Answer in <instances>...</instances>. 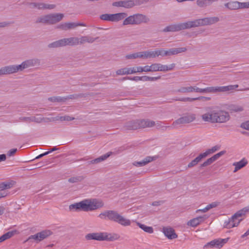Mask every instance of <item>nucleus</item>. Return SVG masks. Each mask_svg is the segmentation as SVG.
I'll use <instances>...</instances> for the list:
<instances>
[{
  "mask_svg": "<svg viewBox=\"0 0 249 249\" xmlns=\"http://www.w3.org/2000/svg\"><path fill=\"white\" fill-rule=\"evenodd\" d=\"M208 217L206 215L197 217L188 221L187 225L189 226L195 227L203 222Z\"/></svg>",
  "mask_w": 249,
  "mask_h": 249,
  "instance_id": "obj_13",
  "label": "nucleus"
},
{
  "mask_svg": "<svg viewBox=\"0 0 249 249\" xmlns=\"http://www.w3.org/2000/svg\"><path fill=\"white\" fill-rule=\"evenodd\" d=\"M13 73H15L18 71H22L25 69L23 62L20 65H11Z\"/></svg>",
  "mask_w": 249,
  "mask_h": 249,
  "instance_id": "obj_36",
  "label": "nucleus"
},
{
  "mask_svg": "<svg viewBox=\"0 0 249 249\" xmlns=\"http://www.w3.org/2000/svg\"><path fill=\"white\" fill-rule=\"evenodd\" d=\"M159 63H154L150 66V67L152 71H159Z\"/></svg>",
  "mask_w": 249,
  "mask_h": 249,
  "instance_id": "obj_57",
  "label": "nucleus"
},
{
  "mask_svg": "<svg viewBox=\"0 0 249 249\" xmlns=\"http://www.w3.org/2000/svg\"><path fill=\"white\" fill-rule=\"evenodd\" d=\"M156 158L155 157H146L145 159L140 161H135L133 163L134 166L141 167L145 165L148 163L155 160Z\"/></svg>",
  "mask_w": 249,
  "mask_h": 249,
  "instance_id": "obj_18",
  "label": "nucleus"
},
{
  "mask_svg": "<svg viewBox=\"0 0 249 249\" xmlns=\"http://www.w3.org/2000/svg\"><path fill=\"white\" fill-rule=\"evenodd\" d=\"M137 225L140 228L147 233H152L154 232L153 228L152 227L147 226L145 225L142 224L140 222H137Z\"/></svg>",
  "mask_w": 249,
  "mask_h": 249,
  "instance_id": "obj_34",
  "label": "nucleus"
},
{
  "mask_svg": "<svg viewBox=\"0 0 249 249\" xmlns=\"http://www.w3.org/2000/svg\"><path fill=\"white\" fill-rule=\"evenodd\" d=\"M132 72H134V71H131V68H124L118 70L116 72L117 75H128L132 74Z\"/></svg>",
  "mask_w": 249,
  "mask_h": 249,
  "instance_id": "obj_35",
  "label": "nucleus"
},
{
  "mask_svg": "<svg viewBox=\"0 0 249 249\" xmlns=\"http://www.w3.org/2000/svg\"><path fill=\"white\" fill-rule=\"evenodd\" d=\"M98 217L103 220L117 223L124 227L129 226L131 223L130 220L127 219L115 210L104 211L99 214Z\"/></svg>",
  "mask_w": 249,
  "mask_h": 249,
  "instance_id": "obj_2",
  "label": "nucleus"
},
{
  "mask_svg": "<svg viewBox=\"0 0 249 249\" xmlns=\"http://www.w3.org/2000/svg\"><path fill=\"white\" fill-rule=\"evenodd\" d=\"M53 234V232L49 230H46L42 231L37 233L30 236L25 241L24 243L30 241L31 240H34L36 243H38L42 241L44 239L47 238L49 236Z\"/></svg>",
  "mask_w": 249,
  "mask_h": 249,
  "instance_id": "obj_6",
  "label": "nucleus"
},
{
  "mask_svg": "<svg viewBox=\"0 0 249 249\" xmlns=\"http://www.w3.org/2000/svg\"><path fill=\"white\" fill-rule=\"evenodd\" d=\"M104 206L102 201L97 199H84L79 202L75 203L69 206L70 210L88 212L94 211Z\"/></svg>",
  "mask_w": 249,
  "mask_h": 249,
  "instance_id": "obj_1",
  "label": "nucleus"
},
{
  "mask_svg": "<svg viewBox=\"0 0 249 249\" xmlns=\"http://www.w3.org/2000/svg\"><path fill=\"white\" fill-rule=\"evenodd\" d=\"M139 129L152 127L155 125V122L149 119L138 120Z\"/></svg>",
  "mask_w": 249,
  "mask_h": 249,
  "instance_id": "obj_16",
  "label": "nucleus"
},
{
  "mask_svg": "<svg viewBox=\"0 0 249 249\" xmlns=\"http://www.w3.org/2000/svg\"><path fill=\"white\" fill-rule=\"evenodd\" d=\"M227 109L230 111L231 112H241L244 110V108L242 106L238 105H234L231 104L228 106Z\"/></svg>",
  "mask_w": 249,
  "mask_h": 249,
  "instance_id": "obj_33",
  "label": "nucleus"
},
{
  "mask_svg": "<svg viewBox=\"0 0 249 249\" xmlns=\"http://www.w3.org/2000/svg\"><path fill=\"white\" fill-rule=\"evenodd\" d=\"M239 5V9H245V8H249V1L248 2H240L238 1Z\"/></svg>",
  "mask_w": 249,
  "mask_h": 249,
  "instance_id": "obj_53",
  "label": "nucleus"
},
{
  "mask_svg": "<svg viewBox=\"0 0 249 249\" xmlns=\"http://www.w3.org/2000/svg\"><path fill=\"white\" fill-rule=\"evenodd\" d=\"M61 119V121H72V120H74V117H70V116H67V115L62 116V118Z\"/></svg>",
  "mask_w": 249,
  "mask_h": 249,
  "instance_id": "obj_62",
  "label": "nucleus"
},
{
  "mask_svg": "<svg viewBox=\"0 0 249 249\" xmlns=\"http://www.w3.org/2000/svg\"><path fill=\"white\" fill-rule=\"evenodd\" d=\"M233 215L231 218H229L228 220H226L224 222V227L227 229H231V228L237 226L242 219H239L238 217L233 218Z\"/></svg>",
  "mask_w": 249,
  "mask_h": 249,
  "instance_id": "obj_12",
  "label": "nucleus"
},
{
  "mask_svg": "<svg viewBox=\"0 0 249 249\" xmlns=\"http://www.w3.org/2000/svg\"><path fill=\"white\" fill-rule=\"evenodd\" d=\"M179 25L180 31L196 27L195 20L179 23Z\"/></svg>",
  "mask_w": 249,
  "mask_h": 249,
  "instance_id": "obj_19",
  "label": "nucleus"
},
{
  "mask_svg": "<svg viewBox=\"0 0 249 249\" xmlns=\"http://www.w3.org/2000/svg\"><path fill=\"white\" fill-rule=\"evenodd\" d=\"M16 183V182L11 180L10 181H5L0 183V189L4 191L5 189H8L12 188Z\"/></svg>",
  "mask_w": 249,
  "mask_h": 249,
  "instance_id": "obj_30",
  "label": "nucleus"
},
{
  "mask_svg": "<svg viewBox=\"0 0 249 249\" xmlns=\"http://www.w3.org/2000/svg\"><path fill=\"white\" fill-rule=\"evenodd\" d=\"M84 179V177L82 176H76L70 178L68 179V181L70 183H73L82 181Z\"/></svg>",
  "mask_w": 249,
  "mask_h": 249,
  "instance_id": "obj_47",
  "label": "nucleus"
},
{
  "mask_svg": "<svg viewBox=\"0 0 249 249\" xmlns=\"http://www.w3.org/2000/svg\"><path fill=\"white\" fill-rule=\"evenodd\" d=\"M124 128L126 130H136L139 129L138 120L126 122L124 124Z\"/></svg>",
  "mask_w": 249,
  "mask_h": 249,
  "instance_id": "obj_20",
  "label": "nucleus"
},
{
  "mask_svg": "<svg viewBox=\"0 0 249 249\" xmlns=\"http://www.w3.org/2000/svg\"><path fill=\"white\" fill-rule=\"evenodd\" d=\"M175 66V64H172L169 66L162 65L159 63V71H166L173 70Z\"/></svg>",
  "mask_w": 249,
  "mask_h": 249,
  "instance_id": "obj_38",
  "label": "nucleus"
},
{
  "mask_svg": "<svg viewBox=\"0 0 249 249\" xmlns=\"http://www.w3.org/2000/svg\"><path fill=\"white\" fill-rule=\"evenodd\" d=\"M31 121L32 122H36V123H40L42 122L41 120V116L39 117H36V116H32L31 117Z\"/></svg>",
  "mask_w": 249,
  "mask_h": 249,
  "instance_id": "obj_59",
  "label": "nucleus"
},
{
  "mask_svg": "<svg viewBox=\"0 0 249 249\" xmlns=\"http://www.w3.org/2000/svg\"><path fill=\"white\" fill-rule=\"evenodd\" d=\"M17 148L11 149L8 151L7 155L9 157L13 156L17 152Z\"/></svg>",
  "mask_w": 249,
  "mask_h": 249,
  "instance_id": "obj_63",
  "label": "nucleus"
},
{
  "mask_svg": "<svg viewBox=\"0 0 249 249\" xmlns=\"http://www.w3.org/2000/svg\"><path fill=\"white\" fill-rule=\"evenodd\" d=\"M158 56L161 55L162 56L173 55L172 49H170L168 50H164L163 49L158 50Z\"/></svg>",
  "mask_w": 249,
  "mask_h": 249,
  "instance_id": "obj_45",
  "label": "nucleus"
},
{
  "mask_svg": "<svg viewBox=\"0 0 249 249\" xmlns=\"http://www.w3.org/2000/svg\"><path fill=\"white\" fill-rule=\"evenodd\" d=\"M220 148V147L218 145H215L211 149H208L206 152L207 153H208V155L211 153H213L216 151L218 150Z\"/></svg>",
  "mask_w": 249,
  "mask_h": 249,
  "instance_id": "obj_56",
  "label": "nucleus"
},
{
  "mask_svg": "<svg viewBox=\"0 0 249 249\" xmlns=\"http://www.w3.org/2000/svg\"><path fill=\"white\" fill-rule=\"evenodd\" d=\"M64 46H76L79 44V38L77 37H71L69 38H63Z\"/></svg>",
  "mask_w": 249,
  "mask_h": 249,
  "instance_id": "obj_17",
  "label": "nucleus"
},
{
  "mask_svg": "<svg viewBox=\"0 0 249 249\" xmlns=\"http://www.w3.org/2000/svg\"><path fill=\"white\" fill-rule=\"evenodd\" d=\"M112 154V153L111 152H108L107 153H106V154L105 155H103L100 157H99V158H97L94 160H91L89 161V164H97V163H98L103 160H106L107 158H108L111 154Z\"/></svg>",
  "mask_w": 249,
  "mask_h": 249,
  "instance_id": "obj_27",
  "label": "nucleus"
},
{
  "mask_svg": "<svg viewBox=\"0 0 249 249\" xmlns=\"http://www.w3.org/2000/svg\"><path fill=\"white\" fill-rule=\"evenodd\" d=\"M196 119V116L193 113H187L182 117L175 121L172 125L176 126L177 125L189 124L194 121Z\"/></svg>",
  "mask_w": 249,
  "mask_h": 249,
  "instance_id": "obj_7",
  "label": "nucleus"
},
{
  "mask_svg": "<svg viewBox=\"0 0 249 249\" xmlns=\"http://www.w3.org/2000/svg\"><path fill=\"white\" fill-rule=\"evenodd\" d=\"M64 17V14L61 13H52L42 15L37 17L35 23L53 25L60 21Z\"/></svg>",
  "mask_w": 249,
  "mask_h": 249,
  "instance_id": "obj_3",
  "label": "nucleus"
},
{
  "mask_svg": "<svg viewBox=\"0 0 249 249\" xmlns=\"http://www.w3.org/2000/svg\"><path fill=\"white\" fill-rule=\"evenodd\" d=\"M172 55L177 54L179 53L185 52L187 51V48L185 47H181L178 48H171Z\"/></svg>",
  "mask_w": 249,
  "mask_h": 249,
  "instance_id": "obj_49",
  "label": "nucleus"
},
{
  "mask_svg": "<svg viewBox=\"0 0 249 249\" xmlns=\"http://www.w3.org/2000/svg\"><path fill=\"white\" fill-rule=\"evenodd\" d=\"M98 38L99 37L93 38L88 36H82L80 38H79V44H83L86 42L89 43H92Z\"/></svg>",
  "mask_w": 249,
  "mask_h": 249,
  "instance_id": "obj_22",
  "label": "nucleus"
},
{
  "mask_svg": "<svg viewBox=\"0 0 249 249\" xmlns=\"http://www.w3.org/2000/svg\"><path fill=\"white\" fill-rule=\"evenodd\" d=\"M40 60L37 58L28 59L23 61L25 69L40 65Z\"/></svg>",
  "mask_w": 249,
  "mask_h": 249,
  "instance_id": "obj_21",
  "label": "nucleus"
},
{
  "mask_svg": "<svg viewBox=\"0 0 249 249\" xmlns=\"http://www.w3.org/2000/svg\"><path fill=\"white\" fill-rule=\"evenodd\" d=\"M213 162V160L211 158L207 159L205 162H204L202 164H201L200 167H203L209 166L211 165Z\"/></svg>",
  "mask_w": 249,
  "mask_h": 249,
  "instance_id": "obj_55",
  "label": "nucleus"
},
{
  "mask_svg": "<svg viewBox=\"0 0 249 249\" xmlns=\"http://www.w3.org/2000/svg\"><path fill=\"white\" fill-rule=\"evenodd\" d=\"M100 18L102 20L114 22L113 14H102L100 16Z\"/></svg>",
  "mask_w": 249,
  "mask_h": 249,
  "instance_id": "obj_43",
  "label": "nucleus"
},
{
  "mask_svg": "<svg viewBox=\"0 0 249 249\" xmlns=\"http://www.w3.org/2000/svg\"><path fill=\"white\" fill-rule=\"evenodd\" d=\"M138 70L142 71V72L145 71V72H149L152 71L150 67V66H145L144 67H142V68H139Z\"/></svg>",
  "mask_w": 249,
  "mask_h": 249,
  "instance_id": "obj_60",
  "label": "nucleus"
},
{
  "mask_svg": "<svg viewBox=\"0 0 249 249\" xmlns=\"http://www.w3.org/2000/svg\"><path fill=\"white\" fill-rule=\"evenodd\" d=\"M56 7V5L53 4H47L43 2H39L38 10H44L46 9H53Z\"/></svg>",
  "mask_w": 249,
  "mask_h": 249,
  "instance_id": "obj_31",
  "label": "nucleus"
},
{
  "mask_svg": "<svg viewBox=\"0 0 249 249\" xmlns=\"http://www.w3.org/2000/svg\"><path fill=\"white\" fill-rule=\"evenodd\" d=\"M224 6L226 8L230 10H235L239 9L238 1H230L224 3Z\"/></svg>",
  "mask_w": 249,
  "mask_h": 249,
  "instance_id": "obj_25",
  "label": "nucleus"
},
{
  "mask_svg": "<svg viewBox=\"0 0 249 249\" xmlns=\"http://www.w3.org/2000/svg\"><path fill=\"white\" fill-rule=\"evenodd\" d=\"M208 156V153L206 152L201 153L199 154L196 158V159L198 160V162L200 161L203 158H205Z\"/></svg>",
  "mask_w": 249,
  "mask_h": 249,
  "instance_id": "obj_58",
  "label": "nucleus"
},
{
  "mask_svg": "<svg viewBox=\"0 0 249 249\" xmlns=\"http://www.w3.org/2000/svg\"><path fill=\"white\" fill-rule=\"evenodd\" d=\"M119 238L120 236L117 233H110L106 232L90 233L85 236V238L87 240H95L99 241H113Z\"/></svg>",
  "mask_w": 249,
  "mask_h": 249,
  "instance_id": "obj_4",
  "label": "nucleus"
},
{
  "mask_svg": "<svg viewBox=\"0 0 249 249\" xmlns=\"http://www.w3.org/2000/svg\"><path fill=\"white\" fill-rule=\"evenodd\" d=\"M248 164V161L245 158L242 159L238 162H235L233 163V165L235 166L234 173L236 172L238 170L241 169L243 167L246 166Z\"/></svg>",
  "mask_w": 249,
  "mask_h": 249,
  "instance_id": "obj_24",
  "label": "nucleus"
},
{
  "mask_svg": "<svg viewBox=\"0 0 249 249\" xmlns=\"http://www.w3.org/2000/svg\"><path fill=\"white\" fill-rule=\"evenodd\" d=\"M178 92L186 93V92H192V87H180L177 90Z\"/></svg>",
  "mask_w": 249,
  "mask_h": 249,
  "instance_id": "obj_50",
  "label": "nucleus"
},
{
  "mask_svg": "<svg viewBox=\"0 0 249 249\" xmlns=\"http://www.w3.org/2000/svg\"><path fill=\"white\" fill-rule=\"evenodd\" d=\"M130 80L135 81H141V76H134L130 77L128 76L124 77L122 78V80Z\"/></svg>",
  "mask_w": 249,
  "mask_h": 249,
  "instance_id": "obj_54",
  "label": "nucleus"
},
{
  "mask_svg": "<svg viewBox=\"0 0 249 249\" xmlns=\"http://www.w3.org/2000/svg\"><path fill=\"white\" fill-rule=\"evenodd\" d=\"M196 27L200 26L212 25L219 21V18L217 17H207L195 19Z\"/></svg>",
  "mask_w": 249,
  "mask_h": 249,
  "instance_id": "obj_8",
  "label": "nucleus"
},
{
  "mask_svg": "<svg viewBox=\"0 0 249 249\" xmlns=\"http://www.w3.org/2000/svg\"><path fill=\"white\" fill-rule=\"evenodd\" d=\"M225 151H222L212 156L211 158L213 160V161L214 162V161L217 160L221 156L223 155L225 153Z\"/></svg>",
  "mask_w": 249,
  "mask_h": 249,
  "instance_id": "obj_52",
  "label": "nucleus"
},
{
  "mask_svg": "<svg viewBox=\"0 0 249 249\" xmlns=\"http://www.w3.org/2000/svg\"><path fill=\"white\" fill-rule=\"evenodd\" d=\"M48 47L49 48H56L64 47L63 39H59L51 43L48 44Z\"/></svg>",
  "mask_w": 249,
  "mask_h": 249,
  "instance_id": "obj_32",
  "label": "nucleus"
},
{
  "mask_svg": "<svg viewBox=\"0 0 249 249\" xmlns=\"http://www.w3.org/2000/svg\"><path fill=\"white\" fill-rule=\"evenodd\" d=\"M180 31L179 23L170 25L162 30L163 32H175Z\"/></svg>",
  "mask_w": 249,
  "mask_h": 249,
  "instance_id": "obj_29",
  "label": "nucleus"
},
{
  "mask_svg": "<svg viewBox=\"0 0 249 249\" xmlns=\"http://www.w3.org/2000/svg\"><path fill=\"white\" fill-rule=\"evenodd\" d=\"M76 27V23L74 22H66L59 24L57 28L63 30H67Z\"/></svg>",
  "mask_w": 249,
  "mask_h": 249,
  "instance_id": "obj_28",
  "label": "nucleus"
},
{
  "mask_svg": "<svg viewBox=\"0 0 249 249\" xmlns=\"http://www.w3.org/2000/svg\"><path fill=\"white\" fill-rule=\"evenodd\" d=\"M216 112L213 110L210 112H208L203 114L201 116L202 120L205 122H208L211 123H215L216 120H215Z\"/></svg>",
  "mask_w": 249,
  "mask_h": 249,
  "instance_id": "obj_15",
  "label": "nucleus"
},
{
  "mask_svg": "<svg viewBox=\"0 0 249 249\" xmlns=\"http://www.w3.org/2000/svg\"><path fill=\"white\" fill-rule=\"evenodd\" d=\"M114 15V22L119 21L122 20L127 17V14L126 13H119L113 14Z\"/></svg>",
  "mask_w": 249,
  "mask_h": 249,
  "instance_id": "obj_39",
  "label": "nucleus"
},
{
  "mask_svg": "<svg viewBox=\"0 0 249 249\" xmlns=\"http://www.w3.org/2000/svg\"><path fill=\"white\" fill-rule=\"evenodd\" d=\"M48 100L52 102H64L67 100V98L60 96H53L48 98Z\"/></svg>",
  "mask_w": 249,
  "mask_h": 249,
  "instance_id": "obj_41",
  "label": "nucleus"
},
{
  "mask_svg": "<svg viewBox=\"0 0 249 249\" xmlns=\"http://www.w3.org/2000/svg\"><path fill=\"white\" fill-rule=\"evenodd\" d=\"M249 212V206L246 207L237 212L233 214V218L238 217L239 218L241 217L242 216L245 215L246 213Z\"/></svg>",
  "mask_w": 249,
  "mask_h": 249,
  "instance_id": "obj_37",
  "label": "nucleus"
},
{
  "mask_svg": "<svg viewBox=\"0 0 249 249\" xmlns=\"http://www.w3.org/2000/svg\"><path fill=\"white\" fill-rule=\"evenodd\" d=\"M16 232V231H10L6 232V233L3 234L0 237V242H3L6 239H8L11 237H12L15 233Z\"/></svg>",
  "mask_w": 249,
  "mask_h": 249,
  "instance_id": "obj_40",
  "label": "nucleus"
},
{
  "mask_svg": "<svg viewBox=\"0 0 249 249\" xmlns=\"http://www.w3.org/2000/svg\"><path fill=\"white\" fill-rule=\"evenodd\" d=\"M241 127L246 129L249 130V121L246 122L245 123H242Z\"/></svg>",
  "mask_w": 249,
  "mask_h": 249,
  "instance_id": "obj_64",
  "label": "nucleus"
},
{
  "mask_svg": "<svg viewBox=\"0 0 249 249\" xmlns=\"http://www.w3.org/2000/svg\"><path fill=\"white\" fill-rule=\"evenodd\" d=\"M142 52H137L132 54H128L125 55V58L127 59H136L137 58H142Z\"/></svg>",
  "mask_w": 249,
  "mask_h": 249,
  "instance_id": "obj_42",
  "label": "nucleus"
},
{
  "mask_svg": "<svg viewBox=\"0 0 249 249\" xmlns=\"http://www.w3.org/2000/svg\"><path fill=\"white\" fill-rule=\"evenodd\" d=\"M3 75H9L13 74L11 65L5 66L2 67Z\"/></svg>",
  "mask_w": 249,
  "mask_h": 249,
  "instance_id": "obj_48",
  "label": "nucleus"
},
{
  "mask_svg": "<svg viewBox=\"0 0 249 249\" xmlns=\"http://www.w3.org/2000/svg\"><path fill=\"white\" fill-rule=\"evenodd\" d=\"M123 7L125 8H131L135 5L133 0H123Z\"/></svg>",
  "mask_w": 249,
  "mask_h": 249,
  "instance_id": "obj_44",
  "label": "nucleus"
},
{
  "mask_svg": "<svg viewBox=\"0 0 249 249\" xmlns=\"http://www.w3.org/2000/svg\"><path fill=\"white\" fill-rule=\"evenodd\" d=\"M175 101H179L182 102H192L196 101V98H190V97H184V98H177L174 99Z\"/></svg>",
  "mask_w": 249,
  "mask_h": 249,
  "instance_id": "obj_51",
  "label": "nucleus"
},
{
  "mask_svg": "<svg viewBox=\"0 0 249 249\" xmlns=\"http://www.w3.org/2000/svg\"><path fill=\"white\" fill-rule=\"evenodd\" d=\"M215 120L216 122L215 123H223L227 122L230 120V116L228 112L220 110L216 112Z\"/></svg>",
  "mask_w": 249,
  "mask_h": 249,
  "instance_id": "obj_10",
  "label": "nucleus"
},
{
  "mask_svg": "<svg viewBox=\"0 0 249 249\" xmlns=\"http://www.w3.org/2000/svg\"><path fill=\"white\" fill-rule=\"evenodd\" d=\"M142 58L146 59V58H155L156 56H158V50H155L154 51H143L142 52Z\"/></svg>",
  "mask_w": 249,
  "mask_h": 249,
  "instance_id": "obj_23",
  "label": "nucleus"
},
{
  "mask_svg": "<svg viewBox=\"0 0 249 249\" xmlns=\"http://www.w3.org/2000/svg\"><path fill=\"white\" fill-rule=\"evenodd\" d=\"M123 24L124 25H126L129 24L135 25L134 24V16H130L128 17H126L124 18Z\"/></svg>",
  "mask_w": 249,
  "mask_h": 249,
  "instance_id": "obj_46",
  "label": "nucleus"
},
{
  "mask_svg": "<svg viewBox=\"0 0 249 249\" xmlns=\"http://www.w3.org/2000/svg\"><path fill=\"white\" fill-rule=\"evenodd\" d=\"M162 232L165 236L169 239H173L178 237V235L175 233V230L170 227H163Z\"/></svg>",
  "mask_w": 249,
  "mask_h": 249,
  "instance_id": "obj_14",
  "label": "nucleus"
},
{
  "mask_svg": "<svg viewBox=\"0 0 249 249\" xmlns=\"http://www.w3.org/2000/svg\"><path fill=\"white\" fill-rule=\"evenodd\" d=\"M229 240V238L225 239H216L211 241L210 242L207 243L203 247L204 249H209L216 248L217 249H220L223 245L226 244Z\"/></svg>",
  "mask_w": 249,
  "mask_h": 249,
  "instance_id": "obj_9",
  "label": "nucleus"
},
{
  "mask_svg": "<svg viewBox=\"0 0 249 249\" xmlns=\"http://www.w3.org/2000/svg\"><path fill=\"white\" fill-rule=\"evenodd\" d=\"M218 0H197V5L201 8H206L210 6L214 2L217 1Z\"/></svg>",
  "mask_w": 249,
  "mask_h": 249,
  "instance_id": "obj_26",
  "label": "nucleus"
},
{
  "mask_svg": "<svg viewBox=\"0 0 249 249\" xmlns=\"http://www.w3.org/2000/svg\"><path fill=\"white\" fill-rule=\"evenodd\" d=\"M238 87V85H229L227 86L210 87L204 89L199 88L198 92L212 93L227 92H231Z\"/></svg>",
  "mask_w": 249,
  "mask_h": 249,
  "instance_id": "obj_5",
  "label": "nucleus"
},
{
  "mask_svg": "<svg viewBox=\"0 0 249 249\" xmlns=\"http://www.w3.org/2000/svg\"><path fill=\"white\" fill-rule=\"evenodd\" d=\"M199 162L198 160L195 158L194 160H193L191 162H190L188 164V168H191L192 167L195 165H196Z\"/></svg>",
  "mask_w": 249,
  "mask_h": 249,
  "instance_id": "obj_61",
  "label": "nucleus"
},
{
  "mask_svg": "<svg viewBox=\"0 0 249 249\" xmlns=\"http://www.w3.org/2000/svg\"><path fill=\"white\" fill-rule=\"evenodd\" d=\"M133 16L135 25H140L142 23H147L150 21L147 16L142 14H136Z\"/></svg>",
  "mask_w": 249,
  "mask_h": 249,
  "instance_id": "obj_11",
  "label": "nucleus"
}]
</instances>
